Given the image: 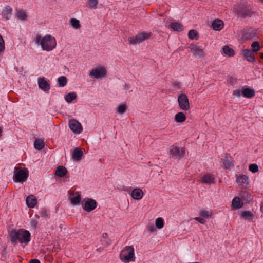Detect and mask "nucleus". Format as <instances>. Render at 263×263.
<instances>
[{"instance_id":"1","label":"nucleus","mask_w":263,"mask_h":263,"mask_svg":"<svg viewBox=\"0 0 263 263\" xmlns=\"http://www.w3.org/2000/svg\"><path fill=\"white\" fill-rule=\"evenodd\" d=\"M35 41L36 43L41 45L43 50L47 51L53 50L57 46L55 39L50 34H47L43 37L36 36Z\"/></svg>"},{"instance_id":"2","label":"nucleus","mask_w":263,"mask_h":263,"mask_svg":"<svg viewBox=\"0 0 263 263\" xmlns=\"http://www.w3.org/2000/svg\"><path fill=\"white\" fill-rule=\"evenodd\" d=\"M11 240L12 242L18 241L20 243L27 244L30 241L31 235L29 231L20 229L18 231L12 230L10 234Z\"/></svg>"},{"instance_id":"3","label":"nucleus","mask_w":263,"mask_h":263,"mask_svg":"<svg viewBox=\"0 0 263 263\" xmlns=\"http://www.w3.org/2000/svg\"><path fill=\"white\" fill-rule=\"evenodd\" d=\"M120 258L124 263L135 261V256L134 247L133 246L125 247L120 253Z\"/></svg>"},{"instance_id":"4","label":"nucleus","mask_w":263,"mask_h":263,"mask_svg":"<svg viewBox=\"0 0 263 263\" xmlns=\"http://www.w3.org/2000/svg\"><path fill=\"white\" fill-rule=\"evenodd\" d=\"M152 35V33L151 32H139L135 36L130 37L128 40L130 44L135 45L149 39L151 37Z\"/></svg>"},{"instance_id":"5","label":"nucleus","mask_w":263,"mask_h":263,"mask_svg":"<svg viewBox=\"0 0 263 263\" xmlns=\"http://www.w3.org/2000/svg\"><path fill=\"white\" fill-rule=\"evenodd\" d=\"M180 109L183 111H187L190 109V104L187 96L185 93L180 94L177 99Z\"/></svg>"},{"instance_id":"6","label":"nucleus","mask_w":263,"mask_h":263,"mask_svg":"<svg viewBox=\"0 0 263 263\" xmlns=\"http://www.w3.org/2000/svg\"><path fill=\"white\" fill-rule=\"evenodd\" d=\"M256 35V31L253 28L244 29L242 31L240 35V41L245 42L252 39Z\"/></svg>"},{"instance_id":"7","label":"nucleus","mask_w":263,"mask_h":263,"mask_svg":"<svg viewBox=\"0 0 263 263\" xmlns=\"http://www.w3.org/2000/svg\"><path fill=\"white\" fill-rule=\"evenodd\" d=\"M83 209L87 212H90L94 210L97 206L96 201L92 199L88 198L84 199L82 203Z\"/></svg>"},{"instance_id":"8","label":"nucleus","mask_w":263,"mask_h":263,"mask_svg":"<svg viewBox=\"0 0 263 263\" xmlns=\"http://www.w3.org/2000/svg\"><path fill=\"white\" fill-rule=\"evenodd\" d=\"M28 176L27 170H20L16 172L14 177L15 182H23L26 180Z\"/></svg>"},{"instance_id":"9","label":"nucleus","mask_w":263,"mask_h":263,"mask_svg":"<svg viewBox=\"0 0 263 263\" xmlns=\"http://www.w3.org/2000/svg\"><path fill=\"white\" fill-rule=\"evenodd\" d=\"M190 48L191 52L196 58H202L205 57V52L204 51L203 49L200 48V47L195 44H191Z\"/></svg>"},{"instance_id":"10","label":"nucleus","mask_w":263,"mask_h":263,"mask_svg":"<svg viewBox=\"0 0 263 263\" xmlns=\"http://www.w3.org/2000/svg\"><path fill=\"white\" fill-rule=\"evenodd\" d=\"M70 129L76 134H80L82 132L83 127L81 124L76 120H70L69 122Z\"/></svg>"},{"instance_id":"11","label":"nucleus","mask_w":263,"mask_h":263,"mask_svg":"<svg viewBox=\"0 0 263 263\" xmlns=\"http://www.w3.org/2000/svg\"><path fill=\"white\" fill-rule=\"evenodd\" d=\"M170 153L172 157L180 158L184 155L185 152L183 148L172 146L170 148Z\"/></svg>"},{"instance_id":"12","label":"nucleus","mask_w":263,"mask_h":263,"mask_svg":"<svg viewBox=\"0 0 263 263\" xmlns=\"http://www.w3.org/2000/svg\"><path fill=\"white\" fill-rule=\"evenodd\" d=\"M69 199L72 205H77L80 202L81 197V194L79 192H74L70 190L69 191Z\"/></svg>"},{"instance_id":"13","label":"nucleus","mask_w":263,"mask_h":263,"mask_svg":"<svg viewBox=\"0 0 263 263\" xmlns=\"http://www.w3.org/2000/svg\"><path fill=\"white\" fill-rule=\"evenodd\" d=\"M106 69L103 67H98L92 69L89 73L90 76L96 79L104 77L106 75Z\"/></svg>"},{"instance_id":"14","label":"nucleus","mask_w":263,"mask_h":263,"mask_svg":"<svg viewBox=\"0 0 263 263\" xmlns=\"http://www.w3.org/2000/svg\"><path fill=\"white\" fill-rule=\"evenodd\" d=\"M221 161L222 163V167L224 169H230L234 166V159L230 155H227L221 159Z\"/></svg>"},{"instance_id":"15","label":"nucleus","mask_w":263,"mask_h":263,"mask_svg":"<svg viewBox=\"0 0 263 263\" xmlns=\"http://www.w3.org/2000/svg\"><path fill=\"white\" fill-rule=\"evenodd\" d=\"M254 53L253 51L249 49H245L241 51V55L244 59L250 62H254L255 61Z\"/></svg>"},{"instance_id":"16","label":"nucleus","mask_w":263,"mask_h":263,"mask_svg":"<svg viewBox=\"0 0 263 263\" xmlns=\"http://www.w3.org/2000/svg\"><path fill=\"white\" fill-rule=\"evenodd\" d=\"M38 85L39 88L45 92H48L50 89V84L45 78L38 79Z\"/></svg>"},{"instance_id":"17","label":"nucleus","mask_w":263,"mask_h":263,"mask_svg":"<svg viewBox=\"0 0 263 263\" xmlns=\"http://www.w3.org/2000/svg\"><path fill=\"white\" fill-rule=\"evenodd\" d=\"M215 178L213 174L208 173L201 178V182L204 184H210L215 183Z\"/></svg>"},{"instance_id":"18","label":"nucleus","mask_w":263,"mask_h":263,"mask_svg":"<svg viewBox=\"0 0 263 263\" xmlns=\"http://www.w3.org/2000/svg\"><path fill=\"white\" fill-rule=\"evenodd\" d=\"M130 195L133 199L139 200L142 198L144 193L140 188H135L132 191Z\"/></svg>"},{"instance_id":"19","label":"nucleus","mask_w":263,"mask_h":263,"mask_svg":"<svg viewBox=\"0 0 263 263\" xmlns=\"http://www.w3.org/2000/svg\"><path fill=\"white\" fill-rule=\"evenodd\" d=\"M242 95L247 98H251L255 95V91L250 88H243L241 89Z\"/></svg>"},{"instance_id":"20","label":"nucleus","mask_w":263,"mask_h":263,"mask_svg":"<svg viewBox=\"0 0 263 263\" xmlns=\"http://www.w3.org/2000/svg\"><path fill=\"white\" fill-rule=\"evenodd\" d=\"M243 201L238 197H234L232 201L231 208L233 210L241 208L243 206Z\"/></svg>"},{"instance_id":"21","label":"nucleus","mask_w":263,"mask_h":263,"mask_svg":"<svg viewBox=\"0 0 263 263\" xmlns=\"http://www.w3.org/2000/svg\"><path fill=\"white\" fill-rule=\"evenodd\" d=\"M236 182L239 185L245 186L248 184L249 179L245 175H239L236 176Z\"/></svg>"},{"instance_id":"22","label":"nucleus","mask_w":263,"mask_h":263,"mask_svg":"<svg viewBox=\"0 0 263 263\" xmlns=\"http://www.w3.org/2000/svg\"><path fill=\"white\" fill-rule=\"evenodd\" d=\"M224 26L223 22L222 20L219 19H216L214 20L212 23V28L216 31L221 30Z\"/></svg>"},{"instance_id":"23","label":"nucleus","mask_w":263,"mask_h":263,"mask_svg":"<svg viewBox=\"0 0 263 263\" xmlns=\"http://www.w3.org/2000/svg\"><path fill=\"white\" fill-rule=\"evenodd\" d=\"M186 119L185 115L183 112H178L176 113L174 117V121L176 123H182Z\"/></svg>"},{"instance_id":"24","label":"nucleus","mask_w":263,"mask_h":263,"mask_svg":"<svg viewBox=\"0 0 263 263\" xmlns=\"http://www.w3.org/2000/svg\"><path fill=\"white\" fill-rule=\"evenodd\" d=\"M37 203L36 198L32 195L28 196L26 198V204L29 208H32Z\"/></svg>"},{"instance_id":"25","label":"nucleus","mask_w":263,"mask_h":263,"mask_svg":"<svg viewBox=\"0 0 263 263\" xmlns=\"http://www.w3.org/2000/svg\"><path fill=\"white\" fill-rule=\"evenodd\" d=\"M12 9L10 6H6L2 12L3 17L5 20H9L12 15Z\"/></svg>"},{"instance_id":"26","label":"nucleus","mask_w":263,"mask_h":263,"mask_svg":"<svg viewBox=\"0 0 263 263\" xmlns=\"http://www.w3.org/2000/svg\"><path fill=\"white\" fill-rule=\"evenodd\" d=\"M170 28L175 31L180 32L183 30V25L179 22L172 23L170 25Z\"/></svg>"},{"instance_id":"27","label":"nucleus","mask_w":263,"mask_h":263,"mask_svg":"<svg viewBox=\"0 0 263 263\" xmlns=\"http://www.w3.org/2000/svg\"><path fill=\"white\" fill-rule=\"evenodd\" d=\"M223 54L228 57H233L235 55V51L229 46L225 45L222 48Z\"/></svg>"},{"instance_id":"28","label":"nucleus","mask_w":263,"mask_h":263,"mask_svg":"<svg viewBox=\"0 0 263 263\" xmlns=\"http://www.w3.org/2000/svg\"><path fill=\"white\" fill-rule=\"evenodd\" d=\"M83 155V152L80 148H76L73 153L72 158L76 161H79L81 159Z\"/></svg>"},{"instance_id":"29","label":"nucleus","mask_w":263,"mask_h":263,"mask_svg":"<svg viewBox=\"0 0 263 263\" xmlns=\"http://www.w3.org/2000/svg\"><path fill=\"white\" fill-rule=\"evenodd\" d=\"M67 172V169L63 166H59L57 167L55 174L58 176V177H63L64 176Z\"/></svg>"},{"instance_id":"30","label":"nucleus","mask_w":263,"mask_h":263,"mask_svg":"<svg viewBox=\"0 0 263 263\" xmlns=\"http://www.w3.org/2000/svg\"><path fill=\"white\" fill-rule=\"evenodd\" d=\"M240 216L246 220H252L254 217L253 214L249 211H242Z\"/></svg>"},{"instance_id":"31","label":"nucleus","mask_w":263,"mask_h":263,"mask_svg":"<svg viewBox=\"0 0 263 263\" xmlns=\"http://www.w3.org/2000/svg\"><path fill=\"white\" fill-rule=\"evenodd\" d=\"M44 142L41 139H36L34 141V147L39 150L42 149L44 146Z\"/></svg>"},{"instance_id":"32","label":"nucleus","mask_w":263,"mask_h":263,"mask_svg":"<svg viewBox=\"0 0 263 263\" xmlns=\"http://www.w3.org/2000/svg\"><path fill=\"white\" fill-rule=\"evenodd\" d=\"M188 37L191 40H197L198 39V32L195 30H191L188 33Z\"/></svg>"},{"instance_id":"33","label":"nucleus","mask_w":263,"mask_h":263,"mask_svg":"<svg viewBox=\"0 0 263 263\" xmlns=\"http://www.w3.org/2000/svg\"><path fill=\"white\" fill-rule=\"evenodd\" d=\"M98 4V0H88L86 6L90 9L96 8Z\"/></svg>"},{"instance_id":"34","label":"nucleus","mask_w":263,"mask_h":263,"mask_svg":"<svg viewBox=\"0 0 263 263\" xmlns=\"http://www.w3.org/2000/svg\"><path fill=\"white\" fill-rule=\"evenodd\" d=\"M251 46L253 48V49L251 50L253 51L254 53L258 52L261 49V47L259 43L257 41L253 42L251 44Z\"/></svg>"},{"instance_id":"35","label":"nucleus","mask_w":263,"mask_h":263,"mask_svg":"<svg viewBox=\"0 0 263 263\" xmlns=\"http://www.w3.org/2000/svg\"><path fill=\"white\" fill-rule=\"evenodd\" d=\"M70 23L74 29H79L80 28V22L76 18H71L70 20Z\"/></svg>"},{"instance_id":"36","label":"nucleus","mask_w":263,"mask_h":263,"mask_svg":"<svg viewBox=\"0 0 263 263\" xmlns=\"http://www.w3.org/2000/svg\"><path fill=\"white\" fill-rule=\"evenodd\" d=\"M155 224L157 228L160 229L164 227V220L162 218H157L155 220Z\"/></svg>"},{"instance_id":"37","label":"nucleus","mask_w":263,"mask_h":263,"mask_svg":"<svg viewBox=\"0 0 263 263\" xmlns=\"http://www.w3.org/2000/svg\"><path fill=\"white\" fill-rule=\"evenodd\" d=\"M58 82L60 86L63 87L67 84V80L65 76H61L58 78Z\"/></svg>"},{"instance_id":"38","label":"nucleus","mask_w":263,"mask_h":263,"mask_svg":"<svg viewBox=\"0 0 263 263\" xmlns=\"http://www.w3.org/2000/svg\"><path fill=\"white\" fill-rule=\"evenodd\" d=\"M76 97L77 95L74 92L69 93L65 96V100L67 102L70 103L76 98Z\"/></svg>"},{"instance_id":"39","label":"nucleus","mask_w":263,"mask_h":263,"mask_svg":"<svg viewBox=\"0 0 263 263\" xmlns=\"http://www.w3.org/2000/svg\"><path fill=\"white\" fill-rule=\"evenodd\" d=\"M199 214L201 216L204 218H209L211 217L212 213V212H210L205 210L202 209L199 211Z\"/></svg>"},{"instance_id":"40","label":"nucleus","mask_w":263,"mask_h":263,"mask_svg":"<svg viewBox=\"0 0 263 263\" xmlns=\"http://www.w3.org/2000/svg\"><path fill=\"white\" fill-rule=\"evenodd\" d=\"M17 17L22 20H25L27 18V15L25 12L22 10L18 11L16 14Z\"/></svg>"},{"instance_id":"41","label":"nucleus","mask_w":263,"mask_h":263,"mask_svg":"<svg viewBox=\"0 0 263 263\" xmlns=\"http://www.w3.org/2000/svg\"><path fill=\"white\" fill-rule=\"evenodd\" d=\"M126 108L127 106L125 104H121L117 107V111L119 114H122L125 112Z\"/></svg>"},{"instance_id":"42","label":"nucleus","mask_w":263,"mask_h":263,"mask_svg":"<svg viewBox=\"0 0 263 263\" xmlns=\"http://www.w3.org/2000/svg\"><path fill=\"white\" fill-rule=\"evenodd\" d=\"M249 170L252 173H256L258 171V167L256 164H250L249 166Z\"/></svg>"},{"instance_id":"43","label":"nucleus","mask_w":263,"mask_h":263,"mask_svg":"<svg viewBox=\"0 0 263 263\" xmlns=\"http://www.w3.org/2000/svg\"><path fill=\"white\" fill-rule=\"evenodd\" d=\"M5 50V42L2 37L0 35V53L3 52Z\"/></svg>"},{"instance_id":"44","label":"nucleus","mask_w":263,"mask_h":263,"mask_svg":"<svg viewBox=\"0 0 263 263\" xmlns=\"http://www.w3.org/2000/svg\"><path fill=\"white\" fill-rule=\"evenodd\" d=\"M233 96L236 97H239L241 94V89H236L233 91Z\"/></svg>"},{"instance_id":"45","label":"nucleus","mask_w":263,"mask_h":263,"mask_svg":"<svg viewBox=\"0 0 263 263\" xmlns=\"http://www.w3.org/2000/svg\"><path fill=\"white\" fill-rule=\"evenodd\" d=\"M147 230H148L151 232H153L156 231V228L152 224L148 225L147 226Z\"/></svg>"},{"instance_id":"46","label":"nucleus","mask_w":263,"mask_h":263,"mask_svg":"<svg viewBox=\"0 0 263 263\" xmlns=\"http://www.w3.org/2000/svg\"><path fill=\"white\" fill-rule=\"evenodd\" d=\"M37 222L36 220L31 219V226L33 228H36L37 227Z\"/></svg>"},{"instance_id":"47","label":"nucleus","mask_w":263,"mask_h":263,"mask_svg":"<svg viewBox=\"0 0 263 263\" xmlns=\"http://www.w3.org/2000/svg\"><path fill=\"white\" fill-rule=\"evenodd\" d=\"M194 219L202 224H204L205 222V220L200 217H195L194 218Z\"/></svg>"},{"instance_id":"48","label":"nucleus","mask_w":263,"mask_h":263,"mask_svg":"<svg viewBox=\"0 0 263 263\" xmlns=\"http://www.w3.org/2000/svg\"><path fill=\"white\" fill-rule=\"evenodd\" d=\"M41 216L44 217H48V214L46 211H43L41 213Z\"/></svg>"},{"instance_id":"49","label":"nucleus","mask_w":263,"mask_h":263,"mask_svg":"<svg viewBox=\"0 0 263 263\" xmlns=\"http://www.w3.org/2000/svg\"><path fill=\"white\" fill-rule=\"evenodd\" d=\"M29 263H40V262L37 259H32L30 260Z\"/></svg>"},{"instance_id":"50","label":"nucleus","mask_w":263,"mask_h":263,"mask_svg":"<svg viewBox=\"0 0 263 263\" xmlns=\"http://www.w3.org/2000/svg\"><path fill=\"white\" fill-rule=\"evenodd\" d=\"M253 14V12L251 10H248V12L246 13L245 14L247 15H251Z\"/></svg>"},{"instance_id":"51","label":"nucleus","mask_w":263,"mask_h":263,"mask_svg":"<svg viewBox=\"0 0 263 263\" xmlns=\"http://www.w3.org/2000/svg\"><path fill=\"white\" fill-rule=\"evenodd\" d=\"M260 211L263 213V201L260 204Z\"/></svg>"},{"instance_id":"52","label":"nucleus","mask_w":263,"mask_h":263,"mask_svg":"<svg viewBox=\"0 0 263 263\" xmlns=\"http://www.w3.org/2000/svg\"><path fill=\"white\" fill-rule=\"evenodd\" d=\"M260 58L263 59V53H261L260 54Z\"/></svg>"},{"instance_id":"53","label":"nucleus","mask_w":263,"mask_h":263,"mask_svg":"<svg viewBox=\"0 0 263 263\" xmlns=\"http://www.w3.org/2000/svg\"><path fill=\"white\" fill-rule=\"evenodd\" d=\"M259 2L263 3V0H257Z\"/></svg>"},{"instance_id":"54","label":"nucleus","mask_w":263,"mask_h":263,"mask_svg":"<svg viewBox=\"0 0 263 263\" xmlns=\"http://www.w3.org/2000/svg\"><path fill=\"white\" fill-rule=\"evenodd\" d=\"M2 135V130L0 129V137Z\"/></svg>"},{"instance_id":"55","label":"nucleus","mask_w":263,"mask_h":263,"mask_svg":"<svg viewBox=\"0 0 263 263\" xmlns=\"http://www.w3.org/2000/svg\"><path fill=\"white\" fill-rule=\"evenodd\" d=\"M125 86H126L127 88H128V86H126V85H125Z\"/></svg>"},{"instance_id":"56","label":"nucleus","mask_w":263,"mask_h":263,"mask_svg":"<svg viewBox=\"0 0 263 263\" xmlns=\"http://www.w3.org/2000/svg\"><path fill=\"white\" fill-rule=\"evenodd\" d=\"M125 86H126L127 88H128V86H126V85H125Z\"/></svg>"},{"instance_id":"57","label":"nucleus","mask_w":263,"mask_h":263,"mask_svg":"<svg viewBox=\"0 0 263 263\" xmlns=\"http://www.w3.org/2000/svg\"><path fill=\"white\" fill-rule=\"evenodd\" d=\"M125 86H126L127 88H128V86H126V85H125Z\"/></svg>"}]
</instances>
